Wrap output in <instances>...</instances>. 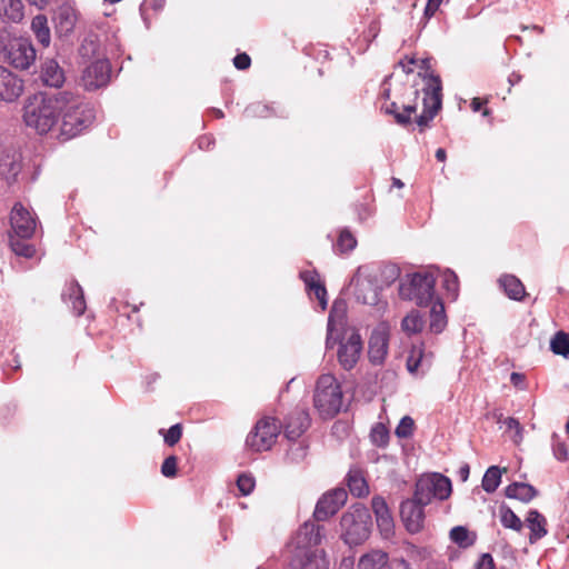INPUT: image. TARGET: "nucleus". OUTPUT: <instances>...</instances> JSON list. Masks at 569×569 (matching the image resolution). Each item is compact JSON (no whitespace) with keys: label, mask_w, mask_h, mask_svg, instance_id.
<instances>
[{"label":"nucleus","mask_w":569,"mask_h":569,"mask_svg":"<svg viewBox=\"0 0 569 569\" xmlns=\"http://www.w3.org/2000/svg\"><path fill=\"white\" fill-rule=\"evenodd\" d=\"M387 569H412L403 558H393L389 561Z\"/></svg>","instance_id":"864d4df0"},{"label":"nucleus","mask_w":569,"mask_h":569,"mask_svg":"<svg viewBox=\"0 0 569 569\" xmlns=\"http://www.w3.org/2000/svg\"><path fill=\"white\" fill-rule=\"evenodd\" d=\"M348 493L343 488H336L322 495L318 500L313 517L317 521H325L336 515L347 502Z\"/></svg>","instance_id":"f8f14e48"},{"label":"nucleus","mask_w":569,"mask_h":569,"mask_svg":"<svg viewBox=\"0 0 569 569\" xmlns=\"http://www.w3.org/2000/svg\"><path fill=\"white\" fill-rule=\"evenodd\" d=\"M256 486L254 478L249 473H241L237 478V487L242 496L250 495Z\"/></svg>","instance_id":"a19ab883"},{"label":"nucleus","mask_w":569,"mask_h":569,"mask_svg":"<svg viewBox=\"0 0 569 569\" xmlns=\"http://www.w3.org/2000/svg\"><path fill=\"white\" fill-rule=\"evenodd\" d=\"M343 393L341 386L335 376L321 375L316 385L313 403L319 415L323 418H333L340 412Z\"/></svg>","instance_id":"423d86ee"},{"label":"nucleus","mask_w":569,"mask_h":569,"mask_svg":"<svg viewBox=\"0 0 569 569\" xmlns=\"http://www.w3.org/2000/svg\"><path fill=\"white\" fill-rule=\"evenodd\" d=\"M498 283L508 298L512 300L522 301L527 296L523 283L513 274L501 276Z\"/></svg>","instance_id":"5701e85b"},{"label":"nucleus","mask_w":569,"mask_h":569,"mask_svg":"<svg viewBox=\"0 0 569 569\" xmlns=\"http://www.w3.org/2000/svg\"><path fill=\"white\" fill-rule=\"evenodd\" d=\"M371 516L361 505L351 506L340 519L341 539L349 546H358L370 536Z\"/></svg>","instance_id":"39448f33"},{"label":"nucleus","mask_w":569,"mask_h":569,"mask_svg":"<svg viewBox=\"0 0 569 569\" xmlns=\"http://www.w3.org/2000/svg\"><path fill=\"white\" fill-rule=\"evenodd\" d=\"M110 76L111 64L109 60L99 58L83 70L81 81L87 90H97L109 82Z\"/></svg>","instance_id":"ddd939ff"},{"label":"nucleus","mask_w":569,"mask_h":569,"mask_svg":"<svg viewBox=\"0 0 569 569\" xmlns=\"http://www.w3.org/2000/svg\"><path fill=\"white\" fill-rule=\"evenodd\" d=\"M301 279L305 281L308 290L312 289L315 286L320 284L319 274L315 271H305L301 273Z\"/></svg>","instance_id":"09e8293b"},{"label":"nucleus","mask_w":569,"mask_h":569,"mask_svg":"<svg viewBox=\"0 0 569 569\" xmlns=\"http://www.w3.org/2000/svg\"><path fill=\"white\" fill-rule=\"evenodd\" d=\"M450 538L460 547H468L472 543V541L469 539V531L465 527L458 526L452 528L450 531Z\"/></svg>","instance_id":"37998d69"},{"label":"nucleus","mask_w":569,"mask_h":569,"mask_svg":"<svg viewBox=\"0 0 569 569\" xmlns=\"http://www.w3.org/2000/svg\"><path fill=\"white\" fill-rule=\"evenodd\" d=\"M415 430V421L411 417L405 416L396 428V436L398 438H409Z\"/></svg>","instance_id":"ea45409f"},{"label":"nucleus","mask_w":569,"mask_h":569,"mask_svg":"<svg viewBox=\"0 0 569 569\" xmlns=\"http://www.w3.org/2000/svg\"><path fill=\"white\" fill-rule=\"evenodd\" d=\"M405 184L399 178H392V187H396L398 189L402 188Z\"/></svg>","instance_id":"0e129e2a"},{"label":"nucleus","mask_w":569,"mask_h":569,"mask_svg":"<svg viewBox=\"0 0 569 569\" xmlns=\"http://www.w3.org/2000/svg\"><path fill=\"white\" fill-rule=\"evenodd\" d=\"M353 292L358 301L373 306L379 300L377 286L368 278L356 276L352 279Z\"/></svg>","instance_id":"aec40b11"},{"label":"nucleus","mask_w":569,"mask_h":569,"mask_svg":"<svg viewBox=\"0 0 569 569\" xmlns=\"http://www.w3.org/2000/svg\"><path fill=\"white\" fill-rule=\"evenodd\" d=\"M459 477L462 481H466L469 477V473H470V467L469 465L465 463L460 467L459 471Z\"/></svg>","instance_id":"052dcab7"},{"label":"nucleus","mask_w":569,"mask_h":569,"mask_svg":"<svg viewBox=\"0 0 569 569\" xmlns=\"http://www.w3.org/2000/svg\"><path fill=\"white\" fill-rule=\"evenodd\" d=\"M499 518L501 525L507 529L520 532L523 527L521 519L506 505L500 506Z\"/></svg>","instance_id":"2f4dec72"},{"label":"nucleus","mask_w":569,"mask_h":569,"mask_svg":"<svg viewBox=\"0 0 569 569\" xmlns=\"http://www.w3.org/2000/svg\"><path fill=\"white\" fill-rule=\"evenodd\" d=\"M436 277L431 272H416L408 276L406 281L400 283L399 295L405 300L413 301L420 307H427L436 298Z\"/></svg>","instance_id":"0eeeda50"},{"label":"nucleus","mask_w":569,"mask_h":569,"mask_svg":"<svg viewBox=\"0 0 569 569\" xmlns=\"http://www.w3.org/2000/svg\"><path fill=\"white\" fill-rule=\"evenodd\" d=\"M233 66L238 69V70H247L250 68L251 66V58L249 57V54H247L246 52H242V53H238L234 58H233Z\"/></svg>","instance_id":"de8ad7c7"},{"label":"nucleus","mask_w":569,"mask_h":569,"mask_svg":"<svg viewBox=\"0 0 569 569\" xmlns=\"http://www.w3.org/2000/svg\"><path fill=\"white\" fill-rule=\"evenodd\" d=\"M371 508L381 535L386 539L390 538L393 535L395 522L386 500L380 496H375L371 500Z\"/></svg>","instance_id":"a211bd4d"},{"label":"nucleus","mask_w":569,"mask_h":569,"mask_svg":"<svg viewBox=\"0 0 569 569\" xmlns=\"http://www.w3.org/2000/svg\"><path fill=\"white\" fill-rule=\"evenodd\" d=\"M31 6L43 9L48 4V0H27Z\"/></svg>","instance_id":"680f3d73"},{"label":"nucleus","mask_w":569,"mask_h":569,"mask_svg":"<svg viewBox=\"0 0 569 569\" xmlns=\"http://www.w3.org/2000/svg\"><path fill=\"white\" fill-rule=\"evenodd\" d=\"M178 472V458L176 456H169L164 459L161 465V473L166 478H174Z\"/></svg>","instance_id":"a18cd8bd"},{"label":"nucleus","mask_w":569,"mask_h":569,"mask_svg":"<svg viewBox=\"0 0 569 569\" xmlns=\"http://www.w3.org/2000/svg\"><path fill=\"white\" fill-rule=\"evenodd\" d=\"M10 223L20 239H29L36 230V219L21 203H16L10 213Z\"/></svg>","instance_id":"2eb2a0df"},{"label":"nucleus","mask_w":569,"mask_h":569,"mask_svg":"<svg viewBox=\"0 0 569 569\" xmlns=\"http://www.w3.org/2000/svg\"><path fill=\"white\" fill-rule=\"evenodd\" d=\"M389 348V335L386 330H373L368 343V358L373 366L383 365Z\"/></svg>","instance_id":"f3484780"},{"label":"nucleus","mask_w":569,"mask_h":569,"mask_svg":"<svg viewBox=\"0 0 569 569\" xmlns=\"http://www.w3.org/2000/svg\"><path fill=\"white\" fill-rule=\"evenodd\" d=\"M506 496L511 499H518L522 502H529L537 496V490L529 483L513 482L506 488Z\"/></svg>","instance_id":"cd10ccee"},{"label":"nucleus","mask_w":569,"mask_h":569,"mask_svg":"<svg viewBox=\"0 0 569 569\" xmlns=\"http://www.w3.org/2000/svg\"><path fill=\"white\" fill-rule=\"evenodd\" d=\"M503 423L508 430L515 431L513 440L519 442L522 439V427L520 422L516 418L508 417L505 419Z\"/></svg>","instance_id":"49530a36"},{"label":"nucleus","mask_w":569,"mask_h":569,"mask_svg":"<svg viewBox=\"0 0 569 569\" xmlns=\"http://www.w3.org/2000/svg\"><path fill=\"white\" fill-rule=\"evenodd\" d=\"M288 457L291 461H298L300 459H303L306 457V448L301 445L297 446L296 448H291L288 451Z\"/></svg>","instance_id":"603ef678"},{"label":"nucleus","mask_w":569,"mask_h":569,"mask_svg":"<svg viewBox=\"0 0 569 569\" xmlns=\"http://www.w3.org/2000/svg\"><path fill=\"white\" fill-rule=\"evenodd\" d=\"M423 319L418 311L408 313L401 322L402 330L408 335L418 333L423 328Z\"/></svg>","instance_id":"473e14b6"},{"label":"nucleus","mask_w":569,"mask_h":569,"mask_svg":"<svg viewBox=\"0 0 569 569\" xmlns=\"http://www.w3.org/2000/svg\"><path fill=\"white\" fill-rule=\"evenodd\" d=\"M61 97L63 104L58 123L59 136L63 140H69L88 129L93 123L96 113L90 103L78 97L67 92H61Z\"/></svg>","instance_id":"20e7f679"},{"label":"nucleus","mask_w":569,"mask_h":569,"mask_svg":"<svg viewBox=\"0 0 569 569\" xmlns=\"http://www.w3.org/2000/svg\"><path fill=\"white\" fill-rule=\"evenodd\" d=\"M7 62L16 69L27 70L36 62V49L23 38L13 39L4 49Z\"/></svg>","instance_id":"9d476101"},{"label":"nucleus","mask_w":569,"mask_h":569,"mask_svg":"<svg viewBox=\"0 0 569 569\" xmlns=\"http://www.w3.org/2000/svg\"><path fill=\"white\" fill-rule=\"evenodd\" d=\"M495 561L490 553H483L478 562V569H493Z\"/></svg>","instance_id":"5fc2aeb1"},{"label":"nucleus","mask_w":569,"mask_h":569,"mask_svg":"<svg viewBox=\"0 0 569 569\" xmlns=\"http://www.w3.org/2000/svg\"><path fill=\"white\" fill-rule=\"evenodd\" d=\"M88 46L93 47V46H94L93 41H89V42H88V41H86V42L81 46L80 51H81V52L87 51V50H88Z\"/></svg>","instance_id":"69168bd1"},{"label":"nucleus","mask_w":569,"mask_h":569,"mask_svg":"<svg viewBox=\"0 0 569 569\" xmlns=\"http://www.w3.org/2000/svg\"><path fill=\"white\" fill-rule=\"evenodd\" d=\"M415 62H416V61H415V59H412V58H410V59L406 58V59L400 60V61L398 62V67H400V68L402 69V71H403V72H406L407 74H410V73H412V71H413V70H412V68H411V66H412V64H415Z\"/></svg>","instance_id":"13d9d810"},{"label":"nucleus","mask_w":569,"mask_h":569,"mask_svg":"<svg viewBox=\"0 0 569 569\" xmlns=\"http://www.w3.org/2000/svg\"><path fill=\"white\" fill-rule=\"evenodd\" d=\"M442 282L443 288L448 291V293L452 298H456L459 290V280L457 274L451 270L445 271L442 274Z\"/></svg>","instance_id":"4c0bfd02"},{"label":"nucleus","mask_w":569,"mask_h":569,"mask_svg":"<svg viewBox=\"0 0 569 569\" xmlns=\"http://www.w3.org/2000/svg\"><path fill=\"white\" fill-rule=\"evenodd\" d=\"M441 2H442V0H428V3L425 9V16L427 18L432 17L435 14V12L438 10Z\"/></svg>","instance_id":"4d7b16f0"},{"label":"nucleus","mask_w":569,"mask_h":569,"mask_svg":"<svg viewBox=\"0 0 569 569\" xmlns=\"http://www.w3.org/2000/svg\"><path fill=\"white\" fill-rule=\"evenodd\" d=\"M370 438L379 447L387 446L389 442V431L383 423L378 422L371 429Z\"/></svg>","instance_id":"c9c22d12"},{"label":"nucleus","mask_w":569,"mask_h":569,"mask_svg":"<svg viewBox=\"0 0 569 569\" xmlns=\"http://www.w3.org/2000/svg\"><path fill=\"white\" fill-rule=\"evenodd\" d=\"M62 298H63V300L70 301L72 310L76 316L79 317L84 313V311H86L84 296H83L82 288L80 287V284L77 281L71 280L68 283L66 291L62 293Z\"/></svg>","instance_id":"b1692460"},{"label":"nucleus","mask_w":569,"mask_h":569,"mask_svg":"<svg viewBox=\"0 0 569 569\" xmlns=\"http://www.w3.org/2000/svg\"><path fill=\"white\" fill-rule=\"evenodd\" d=\"M363 350V342L358 331L351 330L342 339L338 349V361L345 370H351L358 363Z\"/></svg>","instance_id":"9b49d317"},{"label":"nucleus","mask_w":569,"mask_h":569,"mask_svg":"<svg viewBox=\"0 0 569 569\" xmlns=\"http://www.w3.org/2000/svg\"><path fill=\"white\" fill-rule=\"evenodd\" d=\"M442 97L441 78L427 70L425 73H417L410 89L385 110L393 114L398 124L408 126L416 122L420 132H423L441 110Z\"/></svg>","instance_id":"f257e3e1"},{"label":"nucleus","mask_w":569,"mask_h":569,"mask_svg":"<svg viewBox=\"0 0 569 569\" xmlns=\"http://www.w3.org/2000/svg\"><path fill=\"white\" fill-rule=\"evenodd\" d=\"M532 29L535 31H537L538 33H542L543 32V28L542 27H539V26H533Z\"/></svg>","instance_id":"774afa93"},{"label":"nucleus","mask_w":569,"mask_h":569,"mask_svg":"<svg viewBox=\"0 0 569 569\" xmlns=\"http://www.w3.org/2000/svg\"><path fill=\"white\" fill-rule=\"evenodd\" d=\"M389 563L388 553L382 550H371L360 557L358 569H382Z\"/></svg>","instance_id":"a878e982"},{"label":"nucleus","mask_w":569,"mask_h":569,"mask_svg":"<svg viewBox=\"0 0 569 569\" xmlns=\"http://www.w3.org/2000/svg\"><path fill=\"white\" fill-rule=\"evenodd\" d=\"M31 29L43 47H49L51 41L50 29L48 27V19L44 14H38L32 19Z\"/></svg>","instance_id":"c85d7f7f"},{"label":"nucleus","mask_w":569,"mask_h":569,"mask_svg":"<svg viewBox=\"0 0 569 569\" xmlns=\"http://www.w3.org/2000/svg\"><path fill=\"white\" fill-rule=\"evenodd\" d=\"M309 291L315 295V297L318 299V301L320 302L322 308H325L327 305V299H326L327 290H326V287L323 286V283L321 282L320 284L315 286Z\"/></svg>","instance_id":"3c124183"},{"label":"nucleus","mask_w":569,"mask_h":569,"mask_svg":"<svg viewBox=\"0 0 569 569\" xmlns=\"http://www.w3.org/2000/svg\"><path fill=\"white\" fill-rule=\"evenodd\" d=\"M57 29L61 33H69L73 30L77 16L71 7H61L56 17Z\"/></svg>","instance_id":"c756f323"},{"label":"nucleus","mask_w":569,"mask_h":569,"mask_svg":"<svg viewBox=\"0 0 569 569\" xmlns=\"http://www.w3.org/2000/svg\"><path fill=\"white\" fill-rule=\"evenodd\" d=\"M526 523L530 529L529 542L536 543L547 535V519L538 510H530L526 518Z\"/></svg>","instance_id":"412c9836"},{"label":"nucleus","mask_w":569,"mask_h":569,"mask_svg":"<svg viewBox=\"0 0 569 569\" xmlns=\"http://www.w3.org/2000/svg\"><path fill=\"white\" fill-rule=\"evenodd\" d=\"M425 506L426 505H421L416 497L401 503L400 517L410 533H417L422 529L425 522Z\"/></svg>","instance_id":"4468645a"},{"label":"nucleus","mask_w":569,"mask_h":569,"mask_svg":"<svg viewBox=\"0 0 569 569\" xmlns=\"http://www.w3.org/2000/svg\"><path fill=\"white\" fill-rule=\"evenodd\" d=\"M309 291L315 295V297L318 299V301L320 302L322 308H325L327 305V299H326L327 290H326V287L323 286V283L321 282L320 284L315 286Z\"/></svg>","instance_id":"8fccbe9b"},{"label":"nucleus","mask_w":569,"mask_h":569,"mask_svg":"<svg viewBox=\"0 0 569 569\" xmlns=\"http://www.w3.org/2000/svg\"><path fill=\"white\" fill-rule=\"evenodd\" d=\"M282 430L281 421L271 416H262L257 420L246 438V448L252 452H264L277 443Z\"/></svg>","instance_id":"6e6552de"},{"label":"nucleus","mask_w":569,"mask_h":569,"mask_svg":"<svg viewBox=\"0 0 569 569\" xmlns=\"http://www.w3.org/2000/svg\"><path fill=\"white\" fill-rule=\"evenodd\" d=\"M549 348L552 353L569 358V332L557 331L550 339Z\"/></svg>","instance_id":"7c9ffc66"},{"label":"nucleus","mask_w":569,"mask_h":569,"mask_svg":"<svg viewBox=\"0 0 569 569\" xmlns=\"http://www.w3.org/2000/svg\"><path fill=\"white\" fill-rule=\"evenodd\" d=\"M510 381L518 389L526 388V385H525L526 377H525V375H522L520 372H512L510 376Z\"/></svg>","instance_id":"6e6d98bb"},{"label":"nucleus","mask_w":569,"mask_h":569,"mask_svg":"<svg viewBox=\"0 0 569 569\" xmlns=\"http://www.w3.org/2000/svg\"><path fill=\"white\" fill-rule=\"evenodd\" d=\"M62 104L61 92L53 96L33 94L23 108L24 123L39 134H46L58 126Z\"/></svg>","instance_id":"7ed1b4c3"},{"label":"nucleus","mask_w":569,"mask_h":569,"mask_svg":"<svg viewBox=\"0 0 569 569\" xmlns=\"http://www.w3.org/2000/svg\"><path fill=\"white\" fill-rule=\"evenodd\" d=\"M557 457L560 460H567V451L565 449H561Z\"/></svg>","instance_id":"338daca9"},{"label":"nucleus","mask_w":569,"mask_h":569,"mask_svg":"<svg viewBox=\"0 0 569 569\" xmlns=\"http://www.w3.org/2000/svg\"><path fill=\"white\" fill-rule=\"evenodd\" d=\"M346 480L351 495L355 497L361 498L369 493V486L365 477V471L361 468H350Z\"/></svg>","instance_id":"4be33fe9"},{"label":"nucleus","mask_w":569,"mask_h":569,"mask_svg":"<svg viewBox=\"0 0 569 569\" xmlns=\"http://www.w3.org/2000/svg\"><path fill=\"white\" fill-rule=\"evenodd\" d=\"M309 426L310 417L308 411L305 409H296L287 417L282 429L289 440H296L302 436Z\"/></svg>","instance_id":"6ab92c4d"},{"label":"nucleus","mask_w":569,"mask_h":569,"mask_svg":"<svg viewBox=\"0 0 569 569\" xmlns=\"http://www.w3.org/2000/svg\"><path fill=\"white\" fill-rule=\"evenodd\" d=\"M430 323L429 328L435 333H440L445 330L447 326V316L445 311V306L442 301L437 298L433 302L430 303Z\"/></svg>","instance_id":"bb28decb"},{"label":"nucleus","mask_w":569,"mask_h":569,"mask_svg":"<svg viewBox=\"0 0 569 569\" xmlns=\"http://www.w3.org/2000/svg\"><path fill=\"white\" fill-rule=\"evenodd\" d=\"M423 357V350L422 347H413L410 351V355L407 359V369L409 372L415 373L417 372L420 362Z\"/></svg>","instance_id":"c03bdc74"},{"label":"nucleus","mask_w":569,"mask_h":569,"mask_svg":"<svg viewBox=\"0 0 569 569\" xmlns=\"http://www.w3.org/2000/svg\"><path fill=\"white\" fill-rule=\"evenodd\" d=\"M501 481V470L497 466L487 469L482 478V488L485 491L491 493L496 491Z\"/></svg>","instance_id":"72a5a7b5"},{"label":"nucleus","mask_w":569,"mask_h":569,"mask_svg":"<svg viewBox=\"0 0 569 569\" xmlns=\"http://www.w3.org/2000/svg\"><path fill=\"white\" fill-rule=\"evenodd\" d=\"M10 244H11L12 251L16 254L24 257V258H31L36 252L33 246L26 243L20 239H11Z\"/></svg>","instance_id":"79ce46f5"},{"label":"nucleus","mask_w":569,"mask_h":569,"mask_svg":"<svg viewBox=\"0 0 569 569\" xmlns=\"http://www.w3.org/2000/svg\"><path fill=\"white\" fill-rule=\"evenodd\" d=\"M487 103V100L481 98H473L471 100L470 107L472 111L478 112L482 109V107Z\"/></svg>","instance_id":"bf43d9fd"},{"label":"nucleus","mask_w":569,"mask_h":569,"mask_svg":"<svg viewBox=\"0 0 569 569\" xmlns=\"http://www.w3.org/2000/svg\"><path fill=\"white\" fill-rule=\"evenodd\" d=\"M41 79L46 86L59 88L64 82V72L57 61L48 60L42 64Z\"/></svg>","instance_id":"393cba45"},{"label":"nucleus","mask_w":569,"mask_h":569,"mask_svg":"<svg viewBox=\"0 0 569 569\" xmlns=\"http://www.w3.org/2000/svg\"><path fill=\"white\" fill-rule=\"evenodd\" d=\"M451 491L449 478L440 473H432L423 476L417 481L413 497H416L421 505L427 506L432 499H448Z\"/></svg>","instance_id":"1a4fd4ad"},{"label":"nucleus","mask_w":569,"mask_h":569,"mask_svg":"<svg viewBox=\"0 0 569 569\" xmlns=\"http://www.w3.org/2000/svg\"><path fill=\"white\" fill-rule=\"evenodd\" d=\"M182 425L176 423L172 427H170L166 432L163 430H160V433H163L164 443L168 445L169 447H173L180 441L182 437Z\"/></svg>","instance_id":"58836bf2"},{"label":"nucleus","mask_w":569,"mask_h":569,"mask_svg":"<svg viewBox=\"0 0 569 569\" xmlns=\"http://www.w3.org/2000/svg\"><path fill=\"white\" fill-rule=\"evenodd\" d=\"M357 246L355 236L349 230H342L337 240V249L341 253L349 252Z\"/></svg>","instance_id":"e433bc0d"},{"label":"nucleus","mask_w":569,"mask_h":569,"mask_svg":"<svg viewBox=\"0 0 569 569\" xmlns=\"http://www.w3.org/2000/svg\"><path fill=\"white\" fill-rule=\"evenodd\" d=\"M23 92V81L7 68L0 66V100L16 101Z\"/></svg>","instance_id":"dca6fc26"},{"label":"nucleus","mask_w":569,"mask_h":569,"mask_svg":"<svg viewBox=\"0 0 569 569\" xmlns=\"http://www.w3.org/2000/svg\"><path fill=\"white\" fill-rule=\"evenodd\" d=\"M446 158H447L446 150L442 149V148L437 149V151H436V159L438 161L443 162L446 160Z\"/></svg>","instance_id":"e2e57ef3"},{"label":"nucleus","mask_w":569,"mask_h":569,"mask_svg":"<svg viewBox=\"0 0 569 569\" xmlns=\"http://www.w3.org/2000/svg\"><path fill=\"white\" fill-rule=\"evenodd\" d=\"M20 163L11 159L10 157H6L2 159L0 163V176L3 177L8 183H11L16 180L20 171Z\"/></svg>","instance_id":"f704fd0d"},{"label":"nucleus","mask_w":569,"mask_h":569,"mask_svg":"<svg viewBox=\"0 0 569 569\" xmlns=\"http://www.w3.org/2000/svg\"><path fill=\"white\" fill-rule=\"evenodd\" d=\"M323 527L313 521H306L288 545L292 569H327L325 558L318 553L317 546L321 543Z\"/></svg>","instance_id":"f03ea898"}]
</instances>
